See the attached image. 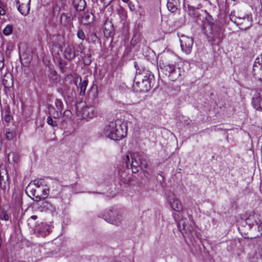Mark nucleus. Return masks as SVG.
<instances>
[{"label": "nucleus", "mask_w": 262, "mask_h": 262, "mask_svg": "<svg viewBox=\"0 0 262 262\" xmlns=\"http://www.w3.org/2000/svg\"><path fill=\"white\" fill-rule=\"evenodd\" d=\"M167 199L169 202L172 209L178 213L173 212L172 216L174 221L177 223V226L181 232L185 234L188 238L195 242L198 241V237L196 232L192 230L191 226H187L186 224V221H188L186 218H181V212L183 210V206L180 201L176 199L174 194L171 191H168L166 193Z\"/></svg>", "instance_id": "1"}, {"label": "nucleus", "mask_w": 262, "mask_h": 262, "mask_svg": "<svg viewBox=\"0 0 262 262\" xmlns=\"http://www.w3.org/2000/svg\"><path fill=\"white\" fill-rule=\"evenodd\" d=\"M176 59L174 55L165 54L159 61V67L162 73L172 81H176L182 73L181 69L176 66Z\"/></svg>", "instance_id": "2"}, {"label": "nucleus", "mask_w": 262, "mask_h": 262, "mask_svg": "<svg viewBox=\"0 0 262 262\" xmlns=\"http://www.w3.org/2000/svg\"><path fill=\"white\" fill-rule=\"evenodd\" d=\"M127 126L121 120L117 119L109 122L103 128L102 136L115 141H119L126 136Z\"/></svg>", "instance_id": "3"}, {"label": "nucleus", "mask_w": 262, "mask_h": 262, "mask_svg": "<svg viewBox=\"0 0 262 262\" xmlns=\"http://www.w3.org/2000/svg\"><path fill=\"white\" fill-rule=\"evenodd\" d=\"M124 161L126 167L132 169L133 173L147 169L148 167L147 157L144 153L134 152L130 154V156L127 155Z\"/></svg>", "instance_id": "4"}, {"label": "nucleus", "mask_w": 262, "mask_h": 262, "mask_svg": "<svg viewBox=\"0 0 262 262\" xmlns=\"http://www.w3.org/2000/svg\"><path fill=\"white\" fill-rule=\"evenodd\" d=\"M204 33L209 42L212 44L216 41L219 42L222 38V33L220 24L210 15L206 18V22L204 24Z\"/></svg>", "instance_id": "5"}, {"label": "nucleus", "mask_w": 262, "mask_h": 262, "mask_svg": "<svg viewBox=\"0 0 262 262\" xmlns=\"http://www.w3.org/2000/svg\"><path fill=\"white\" fill-rule=\"evenodd\" d=\"M49 189L45 185L37 189L32 187L30 190L31 194L35 197L33 200L35 202H39L41 199H46L49 195Z\"/></svg>", "instance_id": "6"}, {"label": "nucleus", "mask_w": 262, "mask_h": 262, "mask_svg": "<svg viewBox=\"0 0 262 262\" xmlns=\"http://www.w3.org/2000/svg\"><path fill=\"white\" fill-rule=\"evenodd\" d=\"M103 217L105 221L112 224L117 226L120 223V217L117 211L113 208L110 209L108 211L105 212Z\"/></svg>", "instance_id": "7"}, {"label": "nucleus", "mask_w": 262, "mask_h": 262, "mask_svg": "<svg viewBox=\"0 0 262 262\" xmlns=\"http://www.w3.org/2000/svg\"><path fill=\"white\" fill-rule=\"evenodd\" d=\"M180 43L182 51L186 54H189L193 44V38L184 35L182 36L180 39Z\"/></svg>", "instance_id": "8"}, {"label": "nucleus", "mask_w": 262, "mask_h": 262, "mask_svg": "<svg viewBox=\"0 0 262 262\" xmlns=\"http://www.w3.org/2000/svg\"><path fill=\"white\" fill-rule=\"evenodd\" d=\"M252 73L255 78L262 81V54L260 57H257L253 65Z\"/></svg>", "instance_id": "9"}, {"label": "nucleus", "mask_w": 262, "mask_h": 262, "mask_svg": "<svg viewBox=\"0 0 262 262\" xmlns=\"http://www.w3.org/2000/svg\"><path fill=\"white\" fill-rule=\"evenodd\" d=\"M77 56L75 46L73 43H68L64 46L63 57L68 60L71 61Z\"/></svg>", "instance_id": "10"}, {"label": "nucleus", "mask_w": 262, "mask_h": 262, "mask_svg": "<svg viewBox=\"0 0 262 262\" xmlns=\"http://www.w3.org/2000/svg\"><path fill=\"white\" fill-rule=\"evenodd\" d=\"M74 83L78 89H80L79 95L81 96H84L88 84V80L85 79L83 81H82L81 77L77 76L74 79Z\"/></svg>", "instance_id": "11"}, {"label": "nucleus", "mask_w": 262, "mask_h": 262, "mask_svg": "<svg viewBox=\"0 0 262 262\" xmlns=\"http://www.w3.org/2000/svg\"><path fill=\"white\" fill-rule=\"evenodd\" d=\"M245 222L250 228H252L254 225H259L261 223L260 215L257 213L250 214L246 219Z\"/></svg>", "instance_id": "12"}, {"label": "nucleus", "mask_w": 262, "mask_h": 262, "mask_svg": "<svg viewBox=\"0 0 262 262\" xmlns=\"http://www.w3.org/2000/svg\"><path fill=\"white\" fill-rule=\"evenodd\" d=\"M36 230L39 236L45 237L50 233L52 227L46 223H41L37 227Z\"/></svg>", "instance_id": "13"}, {"label": "nucleus", "mask_w": 262, "mask_h": 262, "mask_svg": "<svg viewBox=\"0 0 262 262\" xmlns=\"http://www.w3.org/2000/svg\"><path fill=\"white\" fill-rule=\"evenodd\" d=\"M154 81L142 80L141 82H136V84L139 87V91L145 92L149 91L153 86Z\"/></svg>", "instance_id": "14"}, {"label": "nucleus", "mask_w": 262, "mask_h": 262, "mask_svg": "<svg viewBox=\"0 0 262 262\" xmlns=\"http://www.w3.org/2000/svg\"><path fill=\"white\" fill-rule=\"evenodd\" d=\"M44 74L46 77L49 78L53 81H57L58 80L57 73L51 66L46 67Z\"/></svg>", "instance_id": "15"}, {"label": "nucleus", "mask_w": 262, "mask_h": 262, "mask_svg": "<svg viewBox=\"0 0 262 262\" xmlns=\"http://www.w3.org/2000/svg\"><path fill=\"white\" fill-rule=\"evenodd\" d=\"M260 93L256 92L253 98L252 104L254 108L256 110L262 111V102Z\"/></svg>", "instance_id": "16"}, {"label": "nucleus", "mask_w": 262, "mask_h": 262, "mask_svg": "<svg viewBox=\"0 0 262 262\" xmlns=\"http://www.w3.org/2000/svg\"><path fill=\"white\" fill-rule=\"evenodd\" d=\"M79 18L80 23L84 25H89L92 24L94 21V15L91 12H86L83 14L82 17Z\"/></svg>", "instance_id": "17"}, {"label": "nucleus", "mask_w": 262, "mask_h": 262, "mask_svg": "<svg viewBox=\"0 0 262 262\" xmlns=\"http://www.w3.org/2000/svg\"><path fill=\"white\" fill-rule=\"evenodd\" d=\"M39 208L42 211H49L51 213H53L56 211V208L54 206L48 201L44 200L39 204Z\"/></svg>", "instance_id": "18"}, {"label": "nucleus", "mask_w": 262, "mask_h": 262, "mask_svg": "<svg viewBox=\"0 0 262 262\" xmlns=\"http://www.w3.org/2000/svg\"><path fill=\"white\" fill-rule=\"evenodd\" d=\"M22 196L20 194H14L12 196V205L16 209H19L22 205Z\"/></svg>", "instance_id": "19"}, {"label": "nucleus", "mask_w": 262, "mask_h": 262, "mask_svg": "<svg viewBox=\"0 0 262 262\" xmlns=\"http://www.w3.org/2000/svg\"><path fill=\"white\" fill-rule=\"evenodd\" d=\"M72 17L70 13H63L60 16V23L63 26H70L72 24Z\"/></svg>", "instance_id": "20"}, {"label": "nucleus", "mask_w": 262, "mask_h": 262, "mask_svg": "<svg viewBox=\"0 0 262 262\" xmlns=\"http://www.w3.org/2000/svg\"><path fill=\"white\" fill-rule=\"evenodd\" d=\"M98 96V86L96 84H93L89 91V99L93 100L94 102H97Z\"/></svg>", "instance_id": "21"}, {"label": "nucleus", "mask_w": 262, "mask_h": 262, "mask_svg": "<svg viewBox=\"0 0 262 262\" xmlns=\"http://www.w3.org/2000/svg\"><path fill=\"white\" fill-rule=\"evenodd\" d=\"M72 4L77 11L83 10L86 6L84 0H73Z\"/></svg>", "instance_id": "22"}, {"label": "nucleus", "mask_w": 262, "mask_h": 262, "mask_svg": "<svg viewBox=\"0 0 262 262\" xmlns=\"http://www.w3.org/2000/svg\"><path fill=\"white\" fill-rule=\"evenodd\" d=\"M5 176L2 175V172L0 171V186L3 190H6L7 187L9 186L8 176L7 175V171L5 170Z\"/></svg>", "instance_id": "23"}, {"label": "nucleus", "mask_w": 262, "mask_h": 262, "mask_svg": "<svg viewBox=\"0 0 262 262\" xmlns=\"http://www.w3.org/2000/svg\"><path fill=\"white\" fill-rule=\"evenodd\" d=\"M13 76L11 74L5 75L3 79V83L5 88H9L13 86Z\"/></svg>", "instance_id": "24"}, {"label": "nucleus", "mask_w": 262, "mask_h": 262, "mask_svg": "<svg viewBox=\"0 0 262 262\" xmlns=\"http://www.w3.org/2000/svg\"><path fill=\"white\" fill-rule=\"evenodd\" d=\"M8 160L9 163H18L19 161V155L15 152H11L8 154Z\"/></svg>", "instance_id": "25"}, {"label": "nucleus", "mask_w": 262, "mask_h": 262, "mask_svg": "<svg viewBox=\"0 0 262 262\" xmlns=\"http://www.w3.org/2000/svg\"><path fill=\"white\" fill-rule=\"evenodd\" d=\"M56 111L57 115H65L66 113H70V111L66 110L62 113L63 111V103L60 99H56L55 101Z\"/></svg>", "instance_id": "26"}, {"label": "nucleus", "mask_w": 262, "mask_h": 262, "mask_svg": "<svg viewBox=\"0 0 262 262\" xmlns=\"http://www.w3.org/2000/svg\"><path fill=\"white\" fill-rule=\"evenodd\" d=\"M183 9L185 11L187 12L189 15L195 17L198 16L197 9L193 6H191L189 5L187 6L184 4Z\"/></svg>", "instance_id": "27"}, {"label": "nucleus", "mask_w": 262, "mask_h": 262, "mask_svg": "<svg viewBox=\"0 0 262 262\" xmlns=\"http://www.w3.org/2000/svg\"><path fill=\"white\" fill-rule=\"evenodd\" d=\"M17 10L24 16H27L30 11V4L16 5Z\"/></svg>", "instance_id": "28"}, {"label": "nucleus", "mask_w": 262, "mask_h": 262, "mask_svg": "<svg viewBox=\"0 0 262 262\" xmlns=\"http://www.w3.org/2000/svg\"><path fill=\"white\" fill-rule=\"evenodd\" d=\"M43 183V180H34L33 182H31L29 184L27 188L29 191L32 187L37 189V188H40L43 186L44 185Z\"/></svg>", "instance_id": "29"}, {"label": "nucleus", "mask_w": 262, "mask_h": 262, "mask_svg": "<svg viewBox=\"0 0 262 262\" xmlns=\"http://www.w3.org/2000/svg\"><path fill=\"white\" fill-rule=\"evenodd\" d=\"M59 122V118L57 117L54 116L53 117H52L51 116H48L47 118V123L49 125L53 127L57 126Z\"/></svg>", "instance_id": "30"}, {"label": "nucleus", "mask_w": 262, "mask_h": 262, "mask_svg": "<svg viewBox=\"0 0 262 262\" xmlns=\"http://www.w3.org/2000/svg\"><path fill=\"white\" fill-rule=\"evenodd\" d=\"M143 75L142 80L155 81L154 76L150 71L143 70Z\"/></svg>", "instance_id": "31"}, {"label": "nucleus", "mask_w": 262, "mask_h": 262, "mask_svg": "<svg viewBox=\"0 0 262 262\" xmlns=\"http://www.w3.org/2000/svg\"><path fill=\"white\" fill-rule=\"evenodd\" d=\"M113 30V25L112 23L108 20L105 21L104 24V32L110 35L111 32Z\"/></svg>", "instance_id": "32"}, {"label": "nucleus", "mask_w": 262, "mask_h": 262, "mask_svg": "<svg viewBox=\"0 0 262 262\" xmlns=\"http://www.w3.org/2000/svg\"><path fill=\"white\" fill-rule=\"evenodd\" d=\"M177 2L176 0H168L167 3V6L169 11L172 12H175L177 9L176 6Z\"/></svg>", "instance_id": "33"}, {"label": "nucleus", "mask_w": 262, "mask_h": 262, "mask_svg": "<svg viewBox=\"0 0 262 262\" xmlns=\"http://www.w3.org/2000/svg\"><path fill=\"white\" fill-rule=\"evenodd\" d=\"M13 30V27L11 25H8L3 31V34L6 36H8L12 34Z\"/></svg>", "instance_id": "34"}, {"label": "nucleus", "mask_w": 262, "mask_h": 262, "mask_svg": "<svg viewBox=\"0 0 262 262\" xmlns=\"http://www.w3.org/2000/svg\"><path fill=\"white\" fill-rule=\"evenodd\" d=\"M15 132L11 130L10 129H7L6 131V137L8 140H11L15 137Z\"/></svg>", "instance_id": "35"}, {"label": "nucleus", "mask_w": 262, "mask_h": 262, "mask_svg": "<svg viewBox=\"0 0 262 262\" xmlns=\"http://www.w3.org/2000/svg\"><path fill=\"white\" fill-rule=\"evenodd\" d=\"M186 225H187V226H191V227H192V230H193V231H194L196 232V235H197V236H198V240H199L198 241H197V242H195L194 241H190V240L188 238V237H187L185 233H184V234H183V233L181 232V233L183 235V236H184L186 238V241H187V239H188L189 241V242H190V244H191L192 245H194L195 244H197L198 243L200 242V239H199V236H198V233H197V232H196L195 230H194V229H193V227L191 226V224H190V225H188V221H186Z\"/></svg>", "instance_id": "36"}, {"label": "nucleus", "mask_w": 262, "mask_h": 262, "mask_svg": "<svg viewBox=\"0 0 262 262\" xmlns=\"http://www.w3.org/2000/svg\"><path fill=\"white\" fill-rule=\"evenodd\" d=\"M89 42L95 43L98 40V38L95 33H92L88 38Z\"/></svg>", "instance_id": "37"}, {"label": "nucleus", "mask_w": 262, "mask_h": 262, "mask_svg": "<svg viewBox=\"0 0 262 262\" xmlns=\"http://www.w3.org/2000/svg\"><path fill=\"white\" fill-rule=\"evenodd\" d=\"M76 53L77 56H78L80 54L82 53L84 49V47L82 43H78L75 47Z\"/></svg>", "instance_id": "38"}, {"label": "nucleus", "mask_w": 262, "mask_h": 262, "mask_svg": "<svg viewBox=\"0 0 262 262\" xmlns=\"http://www.w3.org/2000/svg\"><path fill=\"white\" fill-rule=\"evenodd\" d=\"M9 216L8 214L4 210L0 211V219L4 221H8Z\"/></svg>", "instance_id": "39"}, {"label": "nucleus", "mask_w": 262, "mask_h": 262, "mask_svg": "<svg viewBox=\"0 0 262 262\" xmlns=\"http://www.w3.org/2000/svg\"><path fill=\"white\" fill-rule=\"evenodd\" d=\"M55 113H56L55 108L52 105H48L46 113H48V115H54Z\"/></svg>", "instance_id": "40"}, {"label": "nucleus", "mask_w": 262, "mask_h": 262, "mask_svg": "<svg viewBox=\"0 0 262 262\" xmlns=\"http://www.w3.org/2000/svg\"><path fill=\"white\" fill-rule=\"evenodd\" d=\"M16 5H28L30 4L31 0H15Z\"/></svg>", "instance_id": "41"}, {"label": "nucleus", "mask_w": 262, "mask_h": 262, "mask_svg": "<svg viewBox=\"0 0 262 262\" xmlns=\"http://www.w3.org/2000/svg\"><path fill=\"white\" fill-rule=\"evenodd\" d=\"M77 36L78 38L84 40L85 39V34L83 31L81 29H79L77 33Z\"/></svg>", "instance_id": "42"}, {"label": "nucleus", "mask_w": 262, "mask_h": 262, "mask_svg": "<svg viewBox=\"0 0 262 262\" xmlns=\"http://www.w3.org/2000/svg\"><path fill=\"white\" fill-rule=\"evenodd\" d=\"M37 219V215L31 216L28 220V224L29 226H31L33 225V221L36 220Z\"/></svg>", "instance_id": "43"}, {"label": "nucleus", "mask_w": 262, "mask_h": 262, "mask_svg": "<svg viewBox=\"0 0 262 262\" xmlns=\"http://www.w3.org/2000/svg\"><path fill=\"white\" fill-rule=\"evenodd\" d=\"M135 67L136 69V73H137L136 76L135 77V80H136L137 78V76H138L139 75H143V72L142 73L141 70L138 68V66L136 62H135ZM134 81H135V80H134Z\"/></svg>", "instance_id": "44"}, {"label": "nucleus", "mask_w": 262, "mask_h": 262, "mask_svg": "<svg viewBox=\"0 0 262 262\" xmlns=\"http://www.w3.org/2000/svg\"><path fill=\"white\" fill-rule=\"evenodd\" d=\"M4 57L2 53H0V70H2L4 67Z\"/></svg>", "instance_id": "45"}, {"label": "nucleus", "mask_w": 262, "mask_h": 262, "mask_svg": "<svg viewBox=\"0 0 262 262\" xmlns=\"http://www.w3.org/2000/svg\"><path fill=\"white\" fill-rule=\"evenodd\" d=\"M2 119L7 122H9L12 119V116H2Z\"/></svg>", "instance_id": "46"}, {"label": "nucleus", "mask_w": 262, "mask_h": 262, "mask_svg": "<svg viewBox=\"0 0 262 262\" xmlns=\"http://www.w3.org/2000/svg\"><path fill=\"white\" fill-rule=\"evenodd\" d=\"M65 64H63L62 62H60L59 64V68L60 69V72L62 73H64L65 72Z\"/></svg>", "instance_id": "47"}, {"label": "nucleus", "mask_w": 262, "mask_h": 262, "mask_svg": "<svg viewBox=\"0 0 262 262\" xmlns=\"http://www.w3.org/2000/svg\"><path fill=\"white\" fill-rule=\"evenodd\" d=\"M256 258L262 260V248L258 253H256Z\"/></svg>", "instance_id": "48"}, {"label": "nucleus", "mask_w": 262, "mask_h": 262, "mask_svg": "<svg viewBox=\"0 0 262 262\" xmlns=\"http://www.w3.org/2000/svg\"><path fill=\"white\" fill-rule=\"evenodd\" d=\"M66 80H70V81H71L72 80H73V76L72 74H69L67 76L66 78Z\"/></svg>", "instance_id": "49"}, {"label": "nucleus", "mask_w": 262, "mask_h": 262, "mask_svg": "<svg viewBox=\"0 0 262 262\" xmlns=\"http://www.w3.org/2000/svg\"><path fill=\"white\" fill-rule=\"evenodd\" d=\"M257 228L258 229V231L260 232L261 234H262V221L261 223L259 224V225H257Z\"/></svg>", "instance_id": "50"}, {"label": "nucleus", "mask_w": 262, "mask_h": 262, "mask_svg": "<svg viewBox=\"0 0 262 262\" xmlns=\"http://www.w3.org/2000/svg\"><path fill=\"white\" fill-rule=\"evenodd\" d=\"M5 14V10L0 6V15H4Z\"/></svg>", "instance_id": "51"}, {"label": "nucleus", "mask_w": 262, "mask_h": 262, "mask_svg": "<svg viewBox=\"0 0 262 262\" xmlns=\"http://www.w3.org/2000/svg\"><path fill=\"white\" fill-rule=\"evenodd\" d=\"M118 127H119V125H116L115 127H114V128H113L114 130L112 131V134H115L116 133V129H118Z\"/></svg>", "instance_id": "52"}, {"label": "nucleus", "mask_w": 262, "mask_h": 262, "mask_svg": "<svg viewBox=\"0 0 262 262\" xmlns=\"http://www.w3.org/2000/svg\"><path fill=\"white\" fill-rule=\"evenodd\" d=\"M55 47H58V48L59 49V50H60V51H61V45H60L57 44V45H55Z\"/></svg>", "instance_id": "53"}, {"label": "nucleus", "mask_w": 262, "mask_h": 262, "mask_svg": "<svg viewBox=\"0 0 262 262\" xmlns=\"http://www.w3.org/2000/svg\"><path fill=\"white\" fill-rule=\"evenodd\" d=\"M137 35H138V36H139V35H138V34H135V35L134 36V37H133V39L134 38H135Z\"/></svg>", "instance_id": "54"}, {"label": "nucleus", "mask_w": 262, "mask_h": 262, "mask_svg": "<svg viewBox=\"0 0 262 262\" xmlns=\"http://www.w3.org/2000/svg\"><path fill=\"white\" fill-rule=\"evenodd\" d=\"M123 2L127 3L129 0H122Z\"/></svg>", "instance_id": "55"}, {"label": "nucleus", "mask_w": 262, "mask_h": 262, "mask_svg": "<svg viewBox=\"0 0 262 262\" xmlns=\"http://www.w3.org/2000/svg\"><path fill=\"white\" fill-rule=\"evenodd\" d=\"M202 7V6H201L200 4L198 5V9H199L200 8H201Z\"/></svg>", "instance_id": "56"}, {"label": "nucleus", "mask_w": 262, "mask_h": 262, "mask_svg": "<svg viewBox=\"0 0 262 262\" xmlns=\"http://www.w3.org/2000/svg\"><path fill=\"white\" fill-rule=\"evenodd\" d=\"M60 91H61V89H58V92L59 93H60Z\"/></svg>", "instance_id": "57"}, {"label": "nucleus", "mask_w": 262, "mask_h": 262, "mask_svg": "<svg viewBox=\"0 0 262 262\" xmlns=\"http://www.w3.org/2000/svg\"><path fill=\"white\" fill-rule=\"evenodd\" d=\"M84 119L86 120V121H89L88 118H84Z\"/></svg>", "instance_id": "58"}, {"label": "nucleus", "mask_w": 262, "mask_h": 262, "mask_svg": "<svg viewBox=\"0 0 262 262\" xmlns=\"http://www.w3.org/2000/svg\"><path fill=\"white\" fill-rule=\"evenodd\" d=\"M78 116V117H82V116H80V115H78V116Z\"/></svg>", "instance_id": "59"}, {"label": "nucleus", "mask_w": 262, "mask_h": 262, "mask_svg": "<svg viewBox=\"0 0 262 262\" xmlns=\"http://www.w3.org/2000/svg\"><path fill=\"white\" fill-rule=\"evenodd\" d=\"M74 15L75 16H77V14H76V13H75Z\"/></svg>", "instance_id": "60"}, {"label": "nucleus", "mask_w": 262, "mask_h": 262, "mask_svg": "<svg viewBox=\"0 0 262 262\" xmlns=\"http://www.w3.org/2000/svg\"><path fill=\"white\" fill-rule=\"evenodd\" d=\"M191 222L192 223V224H193V222L192 221H191Z\"/></svg>", "instance_id": "61"}, {"label": "nucleus", "mask_w": 262, "mask_h": 262, "mask_svg": "<svg viewBox=\"0 0 262 262\" xmlns=\"http://www.w3.org/2000/svg\"><path fill=\"white\" fill-rule=\"evenodd\" d=\"M90 63H91L90 60H89L88 64Z\"/></svg>", "instance_id": "62"}]
</instances>
